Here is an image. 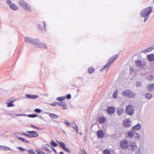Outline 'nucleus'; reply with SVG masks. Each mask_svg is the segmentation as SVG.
I'll use <instances>...</instances> for the list:
<instances>
[{"mask_svg":"<svg viewBox=\"0 0 154 154\" xmlns=\"http://www.w3.org/2000/svg\"><path fill=\"white\" fill-rule=\"evenodd\" d=\"M25 40L26 42L34 45H38V46L40 48H46L47 45L42 42H40L37 38H33L30 37H26Z\"/></svg>","mask_w":154,"mask_h":154,"instance_id":"obj_1","label":"nucleus"},{"mask_svg":"<svg viewBox=\"0 0 154 154\" xmlns=\"http://www.w3.org/2000/svg\"><path fill=\"white\" fill-rule=\"evenodd\" d=\"M152 11V7H149L142 10L140 13V15L144 17V22L147 21L149 17L150 14Z\"/></svg>","mask_w":154,"mask_h":154,"instance_id":"obj_2","label":"nucleus"},{"mask_svg":"<svg viewBox=\"0 0 154 154\" xmlns=\"http://www.w3.org/2000/svg\"><path fill=\"white\" fill-rule=\"evenodd\" d=\"M129 143L126 139L122 140L120 142V147L122 149H128Z\"/></svg>","mask_w":154,"mask_h":154,"instance_id":"obj_3","label":"nucleus"},{"mask_svg":"<svg viewBox=\"0 0 154 154\" xmlns=\"http://www.w3.org/2000/svg\"><path fill=\"white\" fill-rule=\"evenodd\" d=\"M138 146L136 143L132 141H130L128 150L132 152L135 151L137 149Z\"/></svg>","mask_w":154,"mask_h":154,"instance_id":"obj_4","label":"nucleus"},{"mask_svg":"<svg viewBox=\"0 0 154 154\" xmlns=\"http://www.w3.org/2000/svg\"><path fill=\"white\" fill-rule=\"evenodd\" d=\"M122 95L123 96H128L129 98H132L135 97L136 94L130 90H127L122 92Z\"/></svg>","mask_w":154,"mask_h":154,"instance_id":"obj_5","label":"nucleus"},{"mask_svg":"<svg viewBox=\"0 0 154 154\" xmlns=\"http://www.w3.org/2000/svg\"><path fill=\"white\" fill-rule=\"evenodd\" d=\"M19 5L23 7L24 9L28 11H30V8L29 5L26 3L23 0H20L18 2Z\"/></svg>","mask_w":154,"mask_h":154,"instance_id":"obj_6","label":"nucleus"},{"mask_svg":"<svg viewBox=\"0 0 154 154\" xmlns=\"http://www.w3.org/2000/svg\"><path fill=\"white\" fill-rule=\"evenodd\" d=\"M135 62L136 66L140 69L143 68L146 64V62L144 61H141L139 59L135 60Z\"/></svg>","mask_w":154,"mask_h":154,"instance_id":"obj_7","label":"nucleus"},{"mask_svg":"<svg viewBox=\"0 0 154 154\" xmlns=\"http://www.w3.org/2000/svg\"><path fill=\"white\" fill-rule=\"evenodd\" d=\"M126 113L128 115L131 116L134 113V108L131 105H128L126 108L125 110Z\"/></svg>","mask_w":154,"mask_h":154,"instance_id":"obj_8","label":"nucleus"},{"mask_svg":"<svg viewBox=\"0 0 154 154\" xmlns=\"http://www.w3.org/2000/svg\"><path fill=\"white\" fill-rule=\"evenodd\" d=\"M60 145V147L63 149L64 151L67 152L68 153H70L71 152L66 147L65 144L62 142H60L58 143Z\"/></svg>","mask_w":154,"mask_h":154,"instance_id":"obj_9","label":"nucleus"},{"mask_svg":"<svg viewBox=\"0 0 154 154\" xmlns=\"http://www.w3.org/2000/svg\"><path fill=\"white\" fill-rule=\"evenodd\" d=\"M123 125L125 127H129L131 126V121L130 119H125L123 121Z\"/></svg>","mask_w":154,"mask_h":154,"instance_id":"obj_10","label":"nucleus"},{"mask_svg":"<svg viewBox=\"0 0 154 154\" xmlns=\"http://www.w3.org/2000/svg\"><path fill=\"white\" fill-rule=\"evenodd\" d=\"M107 112L108 114H112L115 112V109L113 107L109 106L107 108Z\"/></svg>","mask_w":154,"mask_h":154,"instance_id":"obj_11","label":"nucleus"},{"mask_svg":"<svg viewBox=\"0 0 154 154\" xmlns=\"http://www.w3.org/2000/svg\"><path fill=\"white\" fill-rule=\"evenodd\" d=\"M135 133L133 131H129L127 133L128 137L130 139H131L133 138L134 137Z\"/></svg>","mask_w":154,"mask_h":154,"instance_id":"obj_12","label":"nucleus"},{"mask_svg":"<svg viewBox=\"0 0 154 154\" xmlns=\"http://www.w3.org/2000/svg\"><path fill=\"white\" fill-rule=\"evenodd\" d=\"M22 134L26 136H27L29 137H36L38 136V134H27L25 133H22Z\"/></svg>","mask_w":154,"mask_h":154,"instance_id":"obj_13","label":"nucleus"},{"mask_svg":"<svg viewBox=\"0 0 154 154\" xmlns=\"http://www.w3.org/2000/svg\"><path fill=\"white\" fill-rule=\"evenodd\" d=\"M124 108L122 107H120L118 108L117 110V112L119 116L122 115L124 112Z\"/></svg>","mask_w":154,"mask_h":154,"instance_id":"obj_14","label":"nucleus"},{"mask_svg":"<svg viewBox=\"0 0 154 154\" xmlns=\"http://www.w3.org/2000/svg\"><path fill=\"white\" fill-rule=\"evenodd\" d=\"M147 90L149 92L154 90V84H149L147 86Z\"/></svg>","mask_w":154,"mask_h":154,"instance_id":"obj_15","label":"nucleus"},{"mask_svg":"<svg viewBox=\"0 0 154 154\" xmlns=\"http://www.w3.org/2000/svg\"><path fill=\"white\" fill-rule=\"evenodd\" d=\"M97 134L99 138H102L104 135V133L101 130H99L97 133Z\"/></svg>","mask_w":154,"mask_h":154,"instance_id":"obj_16","label":"nucleus"},{"mask_svg":"<svg viewBox=\"0 0 154 154\" xmlns=\"http://www.w3.org/2000/svg\"><path fill=\"white\" fill-rule=\"evenodd\" d=\"M25 96L26 97L31 99H35L38 97L37 95H32L29 94H26Z\"/></svg>","mask_w":154,"mask_h":154,"instance_id":"obj_17","label":"nucleus"},{"mask_svg":"<svg viewBox=\"0 0 154 154\" xmlns=\"http://www.w3.org/2000/svg\"><path fill=\"white\" fill-rule=\"evenodd\" d=\"M117 56L118 55H116L115 56H112L111 57L109 58L108 60V61L112 64V63L114 62L115 60L117 58Z\"/></svg>","mask_w":154,"mask_h":154,"instance_id":"obj_18","label":"nucleus"},{"mask_svg":"<svg viewBox=\"0 0 154 154\" xmlns=\"http://www.w3.org/2000/svg\"><path fill=\"white\" fill-rule=\"evenodd\" d=\"M141 126L140 125L139 123H138L137 125L133 126L132 128V129L134 130H138L141 128Z\"/></svg>","mask_w":154,"mask_h":154,"instance_id":"obj_19","label":"nucleus"},{"mask_svg":"<svg viewBox=\"0 0 154 154\" xmlns=\"http://www.w3.org/2000/svg\"><path fill=\"white\" fill-rule=\"evenodd\" d=\"M17 137L18 139L21 141H22L24 143H30V141L27 140L25 139H24L21 137H19L17 136Z\"/></svg>","mask_w":154,"mask_h":154,"instance_id":"obj_20","label":"nucleus"},{"mask_svg":"<svg viewBox=\"0 0 154 154\" xmlns=\"http://www.w3.org/2000/svg\"><path fill=\"white\" fill-rule=\"evenodd\" d=\"M9 6L11 9L14 10H17L18 8V7L17 5L13 3L9 5Z\"/></svg>","mask_w":154,"mask_h":154,"instance_id":"obj_21","label":"nucleus"},{"mask_svg":"<svg viewBox=\"0 0 154 154\" xmlns=\"http://www.w3.org/2000/svg\"><path fill=\"white\" fill-rule=\"evenodd\" d=\"M147 57L149 61H153L154 60V55L153 54H150L147 56Z\"/></svg>","mask_w":154,"mask_h":154,"instance_id":"obj_22","label":"nucleus"},{"mask_svg":"<svg viewBox=\"0 0 154 154\" xmlns=\"http://www.w3.org/2000/svg\"><path fill=\"white\" fill-rule=\"evenodd\" d=\"M111 63L108 61L107 63L104 66L103 68L100 71H102L103 69H107L109 68L111 65Z\"/></svg>","mask_w":154,"mask_h":154,"instance_id":"obj_23","label":"nucleus"},{"mask_svg":"<svg viewBox=\"0 0 154 154\" xmlns=\"http://www.w3.org/2000/svg\"><path fill=\"white\" fill-rule=\"evenodd\" d=\"M106 120V118L103 116H100L98 119V121L100 123H104L105 122Z\"/></svg>","mask_w":154,"mask_h":154,"instance_id":"obj_24","label":"nucleus"},{"mask_svg":"<svg viewBox=\"0 0 154 154\" xmlns=\"http://www.w3.org/2000/svg\"><path fill=\"white\" fill-rule=\"evenodd\" d=\"M0 149L3 151H7L9 150H11L9 147L2 146H0Z\"/></svg>","mask_w":154,"mask_h":154,"instance_id":"obj_25","label":"nucleus"},{"mask_svg":"<svg viewBox=\"0 0 154 154\" xmlns=\"http://www.w3.org/2000/svg\"><path fill=\"white\" fill-rule=\"evenodd\" d=\"M134 137L137 141H138L140 139V136L139 134L135 133L134 134Z\"/></svg>","mask_w":154,"mask_h":154,"instance_id":"obj_26","label":"nucleus"},{"mask_svg":"<svg viewBox=\"0 0 154 154\" xmlns=\"http://www.w3.org/2000/svg\"><path fill=\"white\" fill-rule=\"evenodd\" d=\"M49 116L51 118H54L56 119L58 118L59 116L58 115L50 113L49 114Z\"/></svg>","mask_w":154,"mask_h":154,"instance_id":"obj_27","label":"nucleus"},{"mask_svg":"<svg viewBox=\"0 0 154 154\" xmlns=\"http://www.w3.org/2000/svg\"><path fill=\"white\" fill-rule=\"evenodd\" d=\"M58 104L59 106L60 107H65L66 106V103L64 101L59 103Z\"/></svg>","mask_w":154,"mask_h":154,"instance_id":"obj_28","label":"nucleus"},{"mask_svg":"<svg viewBox=\"0 0 154 154\" xmlns=\"http://www.w3.org/2000/svg\"><path fill=\"white\" fill-rule=\"evenodd\" d=\"M13 102L14 101H9L7 103L8 104L7 105V106L8 107L14 106V105L13 103Z\"/></svg>","mask_w":154,"mask_h":154,"instance_id":"obj_29","label":"nucleus"},{"mask_svg":"<svg viewBox=\"0 0 154 154\" xmlns=\"http://www.w3.org/2000/svg\"><path fill=\"white\" fill-rule=\"evenodd\" d=\"M146 97L147 99H149L152 97V95L150 93H147L146 94Z\"/></svg>","mask_w":154,"mask_h":154,"instance_id":"obj_30","label":"nucleus"},{"mask_svg":"<svg viewBox=\"0 0 154 154\" xmlns=\"http://www.w3.org/2000/svg\"><path fill=\"white\" fill-rule=\"evenodd\" d=\"M154 48L153 47H151L148 48L146 50L144 51L143 52L146 53V52H150L153 50Z\"/></svg>","mask_w":154,"mask_h":154,"instance_id":"obj_31","label":"nucleus"},{"mask_svg":"<svg viewBox=\"0 0 154 154\" xmlns=\"http://www.w3.org/2000/svg\"><path fill=\"white\" fill-rule=\"evenodd\" d=\"M38 115L36 114H30L27 115V116L29 118H35L38 116Z\"/></svg>","mask_w":154,"mask_h":154,"instance_id":"obj_32","label":"nucleus"},{"mask_svg":"<svg viewBox=\"0 0 154 154\" xmlns=\"http://www.w3.org/2000/svg\"><path fill=\"white\" fill-rule=\"evenodd\" d=\"M65 98V97H57V99L59 101H62L64 100Z\"/></svg>","mask_w":154,"mask_h":154,"instance_id":"obj_33","label":"nucleus"},{"mask_svg":"<svg viewBox=\"0 0 154 154\" xmlns=\"http://www.w3.org/2000/svg\"><path fill=\"white\" fill-rule=\"evenodd\" d=\"M51 145L54 147H56L57 146V144L53 140L51 141Z\"/></svg>","mask_w":154,"mask_h":154,"instance_id":"obj_34","label":"nucleus"},{"mask_svg":"<svg viewBox=\"0 0 154 154\" xmlns=\"http://www.w3.org/2000/svg\"><path fill=\"white\" fill-rule=\"evenodd\" d=\"M88 72L90 74L93 73L94 71V70L93 68H88Z\"/></svg>","mask_w":154,"mask_h":154,"instance_id":"obj_35","label":"nucleus"},{"mask_svg":"<svg viewBox=\"0 0 154 154\" xmlns=\"http://www.w3.org/2000/svg\"><path fill=\"white\" fill-rule=\"evenodd\" d=\"M103 153L104 154H111L110 152L108 149L104 150Z\"/></svg>","mask_w":154,"mask_h":154,"instance_id":"obj_36","label":"nucleus"},{"mask_svg":"<svg viewBox=\"0 0 154 154\" xmlns=\"http://www.w3.org/2000/svg\"><path fill=\"white\" fill-rule=\"evenodd\" d=\"M75 126H72V127L75 130V131L77 132H79V131L78 130V127H77V126H76V124L75 123Z\"/></svg>","mask_w":154,"mask_h":154,"instance_id":"obj_37","label":"nucleus"},{"mask_svg":"<svg viewBox=\"0 0 154 154\" xmlns=\"http://www.w3.org/2000/svg\"><path fill=\"white\" fill-rule=\"evenodd\" d=\"M48 145L46 144L45 146H43V148H45L46 150H47L49 152H51V151L48 148V147L47 146H48Z\"/></svg>","mask_w":154,"mask_h":154,"instance_id":"obj_38","label":"nucleus"},{"mask_svg":"<svg viewBox=\"0 0 154 154\" xmlns=\"http://www.w3.org/2000/svg\"><path fill=\"white\" fill-rule=\"evenodd\" d=\"M27 152L29 154H35V152L32 149H29L27 150Z\"/></svg>","mask_w":154,"mask_h":154,"instance_id":"obj_39","label":"nucleus"},{"mask_svg":"<svg viewBox=\"0 0 154 154\" xmlns=\"http://www.w3.org/2000/svg\"><path fill=\"white\" fill-rule=\"evenodd\" d=\"M142 84L140 82L137 81L136 83V85L137 87H140L141 86Z\"/></svg>","mask_w":154,"mask_h":154,"instance_id":"obj_40","label":"nucleus"},{"mask_svg":"<svg viewBox=\"0 0 154 154\" xmlns=\"http://www.w3.org/2000/svg\"><path fill=\"white\" fill-rule=\"evenodd\" d=\"M27 132L29 134H36V133L37 132V131H27Z\"/></svg>","mask_w":154,"mask_h":154,"instance_id":"obj_41","label":"nucleus"},{"mask_svg":"<svg viewBox=\"0 0 154 154\" xmlns=\"http://www.w3.org/2000/svg\"><path fill=\"white\" fill-rule=\"evenodd\" d=\"M34 111L35 112L37 113H39L41 112L42 110L41 109H35L34 110Z\"/></svg>","mask_w":154,"mask_h":154,"instance_id":"obj_42","label":"nucleus"},{"mask_svg":"<svg viewBox=\"0 0 154 154\" xmlns=\"http://www.w3.org/2000/svg\"><path fill=\"white\" fill-rule=\"evenodd\" d=\"M13 115H15V116H26V114H13Z\"/></svg>","mask_w":154,"mask_h":154,"instance_id":"obj_43","label":"nucleus"},{"mask_svg":"<svg viewBox=\"0 0 154 154\" xmlns=\"http://www.w3.org/2000/svg\"><path fill=\"white\" fill-rule=\"evenodd\" d=\"M48 146L49 147H50L51 149L53 150L54 152L56 153H57V151L52 146H51L50 145H48Z\"/></svg>","mask_w":154,"mask_h":154,"instance_id":"obj_44","label":"nucleus"},{"mask_svg":"<svg viewBox=\"0 0 154 154\" xmlns=\"http://www.w3.org/2000/svg\"><path fill=\"white\" fill-rule=\"evenodd\" d=\"M117 92H116V91H115L113 95V96L115 98H116L117 97Z\"/></svg>","mask_w":154,"mask_h":154,"instance_id":"obj_45","label":"nucleus"},{"mask_svg":"<svg viewBox=\"0 0 154 154\" xmlns=\"http://www.w3.org/2000/svg\"><path fill=\"white\" fill-rule=\"evenodd\" d=\"M18 148L21 151H26V150L25 149L23 148V147H22L21 146H19L18 147Z\"/></svg>","mask_w":154,"mask_h":154,"instance_id":"obj_46","label":"nucleus"},{"mask_svg":"<svg viewBox=\"0 0 154 154\" xmlns=\"http://www.w3.org/2000/svg\"><path fill=\"white\" fill-rule=\"evenodd\" d=\"M64 123L67 126H68L69 125V122L66 120H65L64 121Z\"/></svg>","mask_w":154,"mask_h":154,"instance_id":"obj_47","label":"nucleus"},{"mask_svg":"<svg viewBox=\"0 0 154 154\" xmlns=\"http://www.w3.org/2000/svg\"><path fill=\"white\" fill-rule=\"evenodd\" d=\"M38 29L39 30H43V29L42 28V26L41 25H38Z\"/></svg>","mask_w":154,"mask_h":154,"instance_id":"obj_48","label":"nucleus"},{"mask_svg":"<svg viewBox=\"0 0 154 154\" xmlns=\"http://www.w3.org/2000/svg\"><path fill=\"white\" fill-rule=\"evenodd\" d=\"M71 96L70 94H68L66 96V98L67 99H70L71 98Z\"/></svg>","mask_w":154,"mask_h":154,"instance_id":"obj_49","label":"nucleus"},{"mask_svg":"<svg viewBox=\"0 0 154 154\" xmlns=\"http://www.w3.org/2000/svg\"><path fill=\"white\" fill-rule=\"evenodd\" d=\"M31 128H35V129H39V128L38 127H37L33 125H31Z\"/></svg>","mask_w":154,"mask_h":154,"instance_id":"obj_50","label":"nucleus"},{"mask_svg":"<svg viewBox=\"0 0 154 154\" xmlns=\"http://www.w3.org/2000/svg\"><path fill=\"white\" fill-rule=\"evenodd\" d=\"M57 103L55 102L52 103L51 104V105L53 106H55L57 105Z\"/></svg>","mask_w":154,"mask_h":154,"instance_id":"obj_51","label":"nucleus"},{"mask_svg":"<svg viewBox=\"0 0 154 154\" xmlns=\"http://www.w3.org/2000/svg\"><path fill=\"white\" fill-rule=\"evenodd\" d=\"M44 26L45 29V30L46 29V23L45 21L43 22Z\"/></svg>","mask_w":154,"mask_h":154,"instance_id":"obj_52","label":"nucleus"},{"mask_svg":"<svg viewBox=\"0 0 154 154\" xmlns=\"http://www.w3.org/2000/svg\"><path fill=\"white\" fill-rule=\"evenodd\" d=\"M7 3L8 5H9L10 4H11V1L10 0H7Z\"/></svg>","mask_w":154,"mask_h":154,"instance_id":"obj_53","label":"nucleus"},{"mask_svg":"<svg viewBox=\"0 0 154 154\" xmlns=\"http://www.w3.org/2000/svg\"><path fill=\"white\" fill-rule=\"evenodd\" d=\"M83 154H87V152L85 151V149H83V150L82 151Z\"/></svg>","mask_w":154,"mask_h":154,"instance_id":"obj_54","label":"nucleus"},{"mask_svg":"<svg viewBox=\"0 0 154 154\" xmlns=\"http://www.w3.org/2000/svg\"><path fill=\"white\" fill-rule=\"evenodd\" d=\"M36 152L37 154H41V153L38 150H36Z\"/></svg>","mask_w":154,"mask_h":154,"instance_id":"obj_55","label":"nucleus"},{"mask_svg":"<svg viewBox=\"0 0 154 154\" xmlns=\"http://www.w3.org/2000/svg\"><path fill=\"white\" fill-rule=\"evenodd\" d=\"M152 78H153V77L152 76H150L149 78V80H152Z\"/></svg>","mask_w":154,"mask_h":154,"instance_id":"obj_56","label":"nucleus"},{"mask_svg":"<svg viewBox=\"0 0 154 154\" xmlns=\"http://www.w3.org/2000/svg\"><path fill=\"white\" fill-rule=\"evenodd\" d=\"M11 116L12 117L14 118L15 117V115H13V114H11Z\"/></svg>","mask_w":154,"mask_h":154,"instance_id":"obj_57","label":"nucleus"},{"mask_svg":"<svg viewBox=\"0 0 154 154\" xmlns=\"http://www.w3.org/2000/svg\"><path fill=\"white\" fill-rule=\"evenodd\" d=\"M60 154H64L63 152L61 151L59 152Z\"/></svg>","mask_w":154,"mask_h":154,"instance_id":"obj_58","label":"nucleus"},{"mask_svg":"<svg viewBox=\"0 0 154 154\" xmlns=\"http://www.w3.org/2000/svg\"><path fill=\"white\" fill-rule=\"evenodd\" d=\"M42 153L43 154H46L45 152H42Z\"/></svg>","mask_w":154,"mask_h":154,"instance_id":"obj_59","label":"nucleus"},{"mask_svg":"<svg viewBox=\"0 0 154 154\" xmlns=\"http://www.w3.org/2000/svg\"><path fill=\"white\" fill-rule=\"evenodd\" d=\"M80 135H82V133H81V132H80Z\"/></svg>","mask_w":154,"mask_h":154,"instance_id":"obj_60","label":"nucleus"},{"mask_svg":"<svg viewBox=\"0 0 154 154\" xmlns=\"http://www.w3.org/2000/svg\"><path fill=\"white\" fill-rule=\"evenodd\" d=\"M63 132L64 133H66L64 131H63Z\"/></svg>","mask_w":154,"mask_h":154,"instance_id":"obj_61","label":"nucleus"},{"mask_svg":"<svg viewBox=\"0 0 154 154\" xmlns=\"http://www.w3.org/2000/svg\"><path fill=\"white\" fill-rule=\"evenodd\" d=\"M153 2H154V0H153Z\"/></svg>","mask_w":154,"mask_h":154,"instance_id":"obj_62","label":"nucleus"}]
</instances>
